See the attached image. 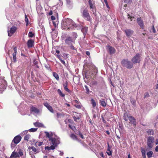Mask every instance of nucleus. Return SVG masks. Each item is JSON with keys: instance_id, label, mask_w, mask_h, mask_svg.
<instances>
[{"instance_id": "6ab92c4d", "label": "nucleus", "mask_w": 158, "mask_h": 158, "mask_svg": "<svg viewBox=\"0 0 158 158\" xmlns=\"http://www.w3.org/2000/svg\"><path fill=\"white\" fill-rule=\"evenodd\" d=\"M100 104L102 106L104 107L106 106L107 105L106 100H105V99H102L100 100Z\"/></svg>"}, {"instance_id": "cd10ccee", "label": "nucleus", "mask_w": 158, "mask_h": 158, "mask_svg": "<svg viewBox=\"0 0 158 158\" xmlns=\"http://www.w3.org/2000/svg\"><path fill=\"white\" fill-rule=\"evenodd\" d=\"M153 154V152L152 151H150L149 152L147 153V155L148 158H150L152 157Z\"/></svg>"}, {"instance_id": "473e14b6", "label": "nucleus", "mask_w": 158, "mask_h": 158, "mask_svg": "<svg viewBox=\"0 0 158 158\" xmlns=\"http://www.w3.org/2000/svg\"><path fill=\"white\" fill-rule=\"evenodd\" d=\"M91 103L94 107L96 106V104L95 101L93 99L91 100Z\"/></svg>"}, {"instance_id": "e433bc0d", "label": "nucleus", "mask_w": 158, "mask_h": 158, "mask_svg": "<svg viewBox=\"0 0 158 158\" xmlns=\"http://www.w3.org/2000/svg\"><path fill=\"white\" fill-rule=\"evenodd\" d=\"M70 137L73 139L76 140L77 139L76 136L74 134H72L70 135Z\"/></svg>"}, {"instance_id": "39448f33", "label": "nucleus", "mask_w": 158, "mask_h": 158, "mask_svg": "<svg viewBox=\"0 0 158 158\" xmlns=\"http://www.w3.org/2000/svg\"><path fill=\"white\" fill-rule=\"evenodd\" d=\"M154 142L155 139L153 137L149 136L147 137V144L148 147L150 149H151L153 148Z\"/></svg>"}, {"instance_id": "4d7b16f0", "label": "nucleus", "mask_w": 158, "mask_h": 158, "mask_svg": "<svg viewBox=\"0 0 158 158\" xmlns=\"http://www.w3.org/2000/svg\"><path fill=\"white\" fill-rule=\"evenodd\" d=\"M75 106L78 108H81L80 105H75Z\"/></svg>"}, {"instance_id": "7c9ffc66", "label": "nucleus", "mask_w": 158, "mask_h": 158, "mask_svg": "<svg viewBox=\"0 0 158 158\" xmlns=\"http://www.w3.org/2000/svg\"><path fill=\"white\" fill-rule=\"evenodd\" d=\"M37 130V128H32L28 130V131L30 132H34L36 131Z\"/></svg>"}, {"instance_id": "0e129e2a", "label": "nucleus", "mask_w": 158, "mask_h": 158, "mask_svg": "<svg viewBox=\"0 0 158 158\" xmlns=\"http://www.w3.org/2000/svg\"><path fill=\"white\" fill-rule=\"evenodd\" d=\"M57 57L60 60V56L59 55H57Z\"/></svg>"}, {"instance_id": "aec40b11", "label": "nucleus", "mask_w": 158, "mask_h": 158, "mask_svg": "<svg viewBox=\"0 0 158 158\" xmlns=\"http://www.w3.org/2000/svg\"><path fill=\"white\" fill-rule=\"evenodd\" d=\"M147 133L148 135H153L154 134V130L152 129H148L147 131Z\"/></svg>"}, {"instance_id": "864d4df0", "label": "nucleus", "mask_w": 158, "mask_h": 158, "mask_svg": "<svg viewBox=\"0 0 158 158\" xmlns=\"http://www.w3.org/2000/svg\"><path fill=\"white\" fill-rule=\"evenodd\" d=\"M110 149H111L109 145V144H108V147L107 148V151H111L110 150Z\"/></svg>"}, {"instance_id": "a18cd8bd", "label": "nucleus", "mask_w": 158, "mask_h": 158, "mask_svg": "<svg viewBox=\"0 0 158 158\" xmlns=\"http://www.w3.org/2000/svg\"><path fill=\"white\" fill-rule=\"evenodd\" d=\"M18 153L19 155H20L21 156H22L23 155L22 151L20 149L19 150Z\"/></svg>"}, {"instance_id": "423d86ee", "label": "nucleus", "mask_w": 158, "mask_h": 158, "mask_svg": "<svg viewBox=\"0 0 158 158\" xmlns=\"http://www.w3.org/2000/svg\"><path fill=\"white\" fill-rule=\"evenodd\" d=\"M141 55L139 53H137L136 55L133 56L131 60L133 63H139L141 61Z\"/></svg>"}, {"instance_id": "0eeeda50", "label": "nucleus", "mask_w": 158, "mask_h": 158, "mask_svg": "<svg viewBox=\"0 0 158 158\" xmlns=\"http://www.w3.org/2000/svg\"><path fill=\"white\" fill-rule=\"evenodd\" d=\"M1 85H0V94H2L3 91L6 89L7 87L6 82L4 79H2L1 81Z\"/></svg>"}, {"instance_id": "6e6d98bb", "label": "nucleus", "mask_w": 158, "mask_h": 158, "mask_svg": "<svg viewBox=\"0 0 158 158\" xmlns=\"http://www.w3.org/2000/svg\"><path fill=\"white\" fill-rule=\"evenodd\" d=\"M51 19L52 20H54L56 18L55 16H52L51 17Z\"/></svg>"}, {"instance_id": "9d476101", "label": "nucleus", "mask_w": 158, "mask_h": 158, "mask_svg": "<svg viewBox=\"0 0 158 158\" xmlns=\"http://www.w3.org/2000/svg\"><path fill=\"white\" fill-rule=\"evenodd\" d=\"M129 118V123L133 125L135 127L136 125V119L134 117L132 116H130Z\"/></svg>"}, {"instance_id": "8fccbe9b", "label": "nucleus", "mask_w": 158, "mask_h": 158, "mask_svg": "<svg viewBox=\"0 0 158 158\" xmlns=\"http://www.w3.org/2000/svg\"><path fill=\"white\" fill-rule=\"evenodd\" d=\"M15 143H13V142H12V143L11 144V146L12 148H14L15 146Z\"/></svg>"}, {"instance_id": "4be33fe9", "label": "nucleus", "mask_w": 158, "mask_h": 158, "mask_svg": "<svg viewBox=\"0 0 158 158\" xmlns=\"http://www.w3.org/2000/svg\"><path fill=\"white\" fill-rule=\"evenodd\" d=\"M67 82L66 81L63 84V86L65 90L69 92H70V90L67 88Z\"/></svg>"}, {"instance_id": "f704fd0d", "label": "nucleus", "mask_w": 158, "mask_h": 158, "mask_svg": "<svg viewBox=\"0 0 158 158\" xmlns=\"http://www.w3.org/2000/svg\"><path fill=\"white\" fill-rule=\"evenodd\" d=\"M28 131V130H25L23 131L20 134V135L22 136H23L24 135H25L27 133Z\"/></svg>"}, {"instance_id": "412c9836", "label": "nucleus", "mask_w": 158, "mask_h": 158, "mask_svg": "<svg viewBox=\"0 0 158 158\" xmlns=\"http://www.w3.org/2000/svg\"><path fill=\"white\" fill-rule=\"evenodd\" d=\"M31 149L32 151L34 152V154H36L39 152L40 151V149H36L34 146H32L31 148Z\"/></svg>"}, {"instance_id": "a19ab883", "label": "nucleus", "mask_w": 158, "mask_h": 158, "mask_svg": "<svg viewBox=\"0 0 158 158\" xmlns=\"http://www.w3.org/2000/svg\"><path fill=\"white\" fill-rule=\"evenodd\" d=\"M89 2L91 9H93L94 6L92 3V1L90 0H89Z\"/></svg>"}, {"instance_id": "9b49d317", "label": "nucleus", "mask_w": 158, "mask_h": 158, "mask_svg": "<svg viewBox=\"0 0 158 158\" xmlns=\"http://www.w3.org/2000/svg\"><path fill=\"white\" fill-rule=\"evenodd\" d=\"M21 139V137L19 135H18L14 138L12 141L15 144H17L20 142Z\"/></svg>"}, {"instance_id": "c85d7f7f", "label": "nucleus", "mask_w": 158, "mask_h": 158, "mask_svg": "<svg viewBox=\"0 0 158 158\" xmlns=\"http://www.w3.org/2000/svg\"><path fill=\"white\" fill-rule=\"evenodd\" d=\"M53 75L57 80H59V76L56 73L53 72Z\"/></svg>"}, {"instance_id": "2eb2a0df", "label": "nucleus", "mask_w": 158, "mask_h": 158, "mask_svg": "<svg viewBox=\"0 0 158 158\" xmlns=\"http://www.w3.org/2000/svg\"><path fill=\"white\" fill-rule=\"evenodd\" d=\"M14 52L13 53V61L15 63L16 62L17 60L16 59V55L17 53V48L15 47L14 48Z\"/></svg>"}, {"instance_id": "5fc2aeb1", "label": "nucleus", "mask_w": 158, "mask_h": 158, "mask_svg": "<svg viewBox=\"0 0 158 158\" xmlns=\"http://www.w3.org/2000/svg\"><path fill=\"white\" fill-rule=\"evenodd\" d=\"M60 60L62 63L64 64H65V62L64 60H62L61 59H60Z\"/></svg>"}, {"instance_id": "f257e3e1", "label": "nucleus", "mask_w": 158, "mask_h": 158, "mask_svg": "<svg viewBox=\"0 0 158 158\" xmlns=\"http://www.w3.org/2000/svg\"><path fill=\"white\" fill-rule=\"evenodd\" d=\"M46 136L48 138L49 140L51 142L53 145L50 146H46L45 147V149L48 151L51 150H54L57 146V145L60 143V139L57 137L54 133L52 132H44Z\"/></svg>"}, {"instance_id": "774afa93", "label": "nucleus", "mask_w": 158, "mask_h": 158, "mask_svg": "<svg viewBox=\"0 0 158 158\" xmlns=\"http://www.w3.org/2000/svg\"><path fill=\"white\" fill-rule=\"evenodd\" d=\"M156 89H158V83L157 84V85L156 86Z\"/></svg>"}, {"instance_id": "f03ea898", "label": "nucleus", "mask_w": 158, "mask_h": 158, "mask_svg": "<svg viewBox=\"0 0 158 158\" xmlns=\"http://www.w3.org/2000/svg\"><path fill=\"white\" fill-rule=\"evenodd\" d=\"M77 27L76 24L73 20L68 19L62 24V27L65 30L73 29Z\"/></svg>"}, {"instance_id": "4c0bfd02", "label": "nucleus", "mask_w": 158, "mask_h": 158, "mask_svg": "<svg viewBox=\"0 0 158 158\" xmlns=\"http://www.w3.org/2000/svg\"><path fill=\"white\" fill-rule=\"evenodd\" d=\"M104 0V2L106 4V6L107 7V8L109 9H110V7L108 4L107 0Z\"/></svg>"}, {"instance_id": "bf43d9fd", "label": "nucleus", "mask_w": 158, "mask_h": 158, "mask_svg": "<svg viewBox=\"0 0 158 158\" xmlns=\"http://www.w3.org/2000/svg\"><path fill=\"white\" fill-rule=\"evenodd\" d=\"M153 32L154 33H155L156 32V30L154 28V26H153L152 27Z\"/></svg>"}, {"instance_id": "49530a36", "label": "nucleus", "mask_w": 158, "mask_h": 158, "mask_svg": "<svg viewBox=\"0 0 158 158\" xmlns=\"http://www.w3.org/2000/svg\"><path fill=\"white\" fill-rule=\"evenodd\" d=\"M25 20L26 23V25H27L28 23V19L26 15H25Z\"/></svg>"}, {"instance_id": "6e6552de", "label": "nucleus", "mask_w": 158, "mask_h": 158, "mask_svg": "<svg viewBox=\"0 0 158 158\" xmlns=\"http://www.w3.org/2000/svg\"><path fill=\"white\" fill-rule=\"evenodd\" d=\"M16 27L15 26L11 27L9 30L8 29L7 31L8 35L9 36H11L16 31Z\"/></svg>"}, {"instance_id": "72a5a7b5", "label": "nucleus", "mask_w": 158, "mask_h": 158, "mask_svg": "<svg viewBox=\"0 0 158 158\" xmlns=\"http://www.w3.org/2000/svg\"><path fill=\"white\" fill-rule=\"evenodd\" d=\"M150 97V95L149 93L148 92H146L144 94V98H148Z\"/></svg>"}, {"instance_id": "7ed1b4c3", "label": "nucleus", "mask_w": 158, "mask_h": 158, "mask_svg": "<svg viewBox=\"0 0 158 158\" xmlns=\"http://www.w3.org/2000/svg\"><path fill=\"white\" fill-rule=\"evenodd\" d=\"M121 64L123 67H126L128 69H131L133 66V63L127 59H124L121 61Z\"/></svg>"}, {"instance_id": "f8f14e48", "label": "nucleus", "mask_w": 158, "mask_h": 158, "mask_svg": "<svg viewBox=\"0 0 158 158\" xmlns=\"http://www.w3.org/2000/svg\"><path fill=\"white\" fill-rule=\"evenodd\" d=\"M30 110L31 113H33V114H38L40 112V111L38 109L33 106L31 107Z\"/></svg>"}, {"instance_id": "ddd939ff", "label": "nucleus", "mask_w": 158, "mask_h": 158, "mask_svg": "<svg viewBox=\"0 0 158 158\" xmlns=\"http://www.w3.org/2000/svg\"><path fill=\"white\" fill-rule=\"evenodd\" d=\"M124 31L126 35L127 36H130L133 33V31L129 29L125 30Z\"/></svg>"}, {"instance_id": "1a4fd4ad", "label": "nucleus", "mask_w": 158, "mask_h": 158, "mask_svg": "<svg viewBox=\"0 0 158 158\" xmlns=\"http://www.w3.org/2000/svg\"><path fill=\"white\" fill-rule=\"evenodd\" d=\"M137 22L140 27V28L143 29L144 28V23L141 17L137 18Z\"/></svg>"}, {"instance_id": "338daca9", "label": "nucleus", "mask_w": 158, "mask_h": 158, "mask_svg": "<svg viewBox=\"0 0 158 158\" xmlns=\"http://www.w3.org/2000/svg\"><path fill=\"white\" fill-rule=\"evenodd\" d=\"M106 132L108 135H109L110 134V132L108 131H106Z\"/></svg>"}, {"instance_id": "09e8293b", "label": "nucleus", "mask_w": 158, "mask_h": 158, "mask_svg": "<svg viewBox=\"0 0 158 158\" xmlns=\"http://www.w3.org/2000/svg\"><path fill=\"white\" fill-rule=\"evenodd\" d=\"M69 127L70 128H71L72 129L74 130V129H75V127L74 126H72L70 125H69Z\"/></svg>"}, {"instance_id": "c03bdc74", "label": "nucleus", "mask_w": 158, "mask_h": 158, "mask_svg": "<svg viewBox=\"0 0 158 158\" xmlns=\"http://www.w3.org/2000/svg\"><path fill=\"white\" fill-rule=\"evenodd\" d=\"M107 153L109 156H111L112 155V151H107L106 152Z\"/></svg>"}, {"instance_id": "79ce46f5", "label": "nucleus", "mask_w": 158, "mask_h": 158, "mask_svg": "<svg viewBox=\"0 0 158 158\" xmlns=\"http://www.w3.org/2000/svg\"><path fill=\"white\" fill-rule=\"evenodd\" d=\"M87 28H82L81 29V31L84 33H86L87 31Z\"/></svg>"}, {"instance_id": "c9c22d12", "label": "nucleus", "mask_w": 158, "mask_h": 158, "mask_svg": "<svg viewBox=\"0 0 158 158\" xmlns=\"http://www.w3.org/2000/svg\"><path fill=\"white\" fill-rule=\"evenodd\" d=\"M33 63H34V65L36 66V67L37 68H39V66L37 65V64L38 63V61H37L35 60H34L33 61Z\"/></svg>"}, {"instance_id": "e2e57ef3", "label": "nucleus", "mask_w": 158, "mask_h": 158, "mask_svg": "<svg viewBox=\"0 0 158 158\" xmlns=\"http://www.w3.org/2000/svg\"><path fill=\"white\" fill-rule=\"evenodd\" d=\"M100 155L103 158H104L105 157V156L102 153H100Z\"/></svg>"}, {"instance_id": "de8ad7c7", "label": "nucleus", "mask_w": 158, "mask_h": 158, "mask_svg": "<svg viewBox=\"0 0 158 158\" xmlns=\"http://www.w3.org/2000/svg\"><path fill=\"white\" fill-rule=\"evenodd\" d=\"M128 19H131V21H132V19H133L134 18V17H132L130 15H128Z\"/></svg>"}, {"instance_id": "3c124183", "label": "nucleus", "mask_w": 158, "mask_h": 158, "mask_svg": "<svg viewBox=\"0 0 158 158\" xmlns=\"http://www.w3.org/2000/svg\"><path fill=\"white\" fill-rule=\"evenodd\" d=\"M79 135H80V137L82 138V139H84V137H83V136L82 133L80 132H79Z\"/></svg>"}, {"instance_id": "393cba45", "label": "nucleus", "mask_w": 158, "mask_h": 158, "mask_svg": "<svg viewBox=\"0 0 158 158\" xmlns=\"http://www.w3.org/2000/svg\"><path fill=\"white\" fill-rule=\"evenodd\" d=\"M11 155H12V156H13L14 157H15V158L19 157V154L17 152L15 151L12 152Z\"/></svg>"}, {"instance_id": "58836bf2", "label": "nucleus", "mask_w": 158, "mask_h": 158, "mask_svg": "<svg viewBox=\"0 0 158 158\" xmlns=\"http://www.w3.org/2000/svg\"><path fill=\"white\" fill-rule=\"evenodd\" d=\"M141 151L143 156L144 155L145 156V151L144 149L141 148Z\"/></svg>"}, {"instance_id": "20e7f679", "label": "nucleus", "mask_w": 158, "mask_h": 158, "mask_svg": "<svg viewBox=\"0 0 158 158\" xmlns=\"http://www.w3.org/2000/svg\"><path fill=\"white\" fill-rule=\"evenodd\" d=\"M81 13L82 17L87 20L90 21V18L89 13L88 12L87 10L84 7L81 9Z\"/></svg>"}, {"instance_id": "bb28decb", "label": "nucleus", "mask_w": 158, "mask_h": 158, "mask_svg": "<svg viewBox=\"0 0 158 158\" xmlns=\"http://www.w3.org/2000/svg\"><path fill=\"white\" fill-rule=\"evenodd\" d=\"M130 101L132 105L134 106H135L136 101L134 98H131Z\"/></svg>"}, {"instance_id": "052dcab7", "label": "nucleus", "mask_w": 158, "mask_h": 158, "mask_svg": "<svg viewBox=\"0 0 158 158\" xmlns=\"http://www.w3.org/2000/svg\"><path fill=\"white\" fill-rule=\"evenodd\" d=\"M86 54L87 55L89 56L90 55V52L89 51H87L86 52Z\"/></svg>"}, {"instance_id": "a211bd4d", "label": "nucleus", "mask_w": 158, "mask_h": 158, "mask_svg": "<svg viewBox=\"0 0 158 158\" xmlns=\"http://www.w3.org/2000/svg\"><path fill=\"white\" fill-rule=\"evenodd\" d=\"M34 41L31 39L29 40L27 42L28 48H32L34 45Z\"/></svg>"}, {"instance_id": "a878e982", "label": "nucleus", "mask_w": 158, "mask_h": 158, "mask_svg": "<svg viewBox=\"0 0 158 158\" xmlns=\"http://www.w3.org/2000/svg\"><path fill=\"white\" fill-rule=\"evenodd\" d=\"M43 144V142H36L35 143V145L36 147H38V146H41Z\"/></svg>"}, {"instance_id": "c756f323", "label": "nucleus", "mask_w": 158, "mask_h": 158, "mask_svg": "<svg viewBox=\"0 0 158 158\" xmlns=\"http://www.w3.org/2000/svg\"><path fill=\"white\" fill-rule=\"evenodd\" d=\"M30 135L29 134L26 135L24 137V139L25 140L27 141L29 139Z\"/></svg>"}, {"instance_id": "b1692460", "label": "nucleus", "mask_w": 158, "mask_h": 158, "mask_svg": "<svg viewBox=\"0 0 158 158\" xmlns=\"http://www.w3.org/2000/svg\"><path fill=\"white\" fill-rule=\"evenodd\" d=\"M34 125L35 127H42L43 126L42 123L38 122L34 123Z\"/></svg>"}, {"instance_id": "2f4dec72", "label": "nucleus", "mask_w": 158, "mask_h": 158, "mask_svg": "<svg viewBox=\"0 0 158 158\" xmlns=\"http://www.w3.org/2000/svg\"><path fill=\"white\" fill-rule=\"evenodd\" d=\"M57 92L62 97H64V96L65 95L64 94H62V92L60 89H58L57 90Z\"/></svg>"}, {"instance_id": "603ef678", "label": "nucleus", "mask_w": 158, "mask_h": 158, "mask_svg": "<svg viewBox=\"0 0 158 158\" xmlns=\"http://www.w3.org/2000/svg\"><path fill=\"white\" fill-rule=\"evenodd\" d=\"M85 90L86 92V93H87V94H88L89 93V89L88 88V87L87 88H85Z\"/></svg>"}, {"instance_id": "f3484780", "label": "nucleus", "mask_w": 158, "mask_h": 158, "mask_svg": "<svg viewBox=\"0 0 158 158\" xmlns=\"http://www.w3.org/2000/svg\"><path fill=\"white\" fill-rule=\"evenodd\" d=\"M107 47H108L109 52L110 55L113 54L115 53L116 51L114 47L109 45Z\"/></svg>"}, {"instance_id": "ea45409f", "label": "nucleus", "mask_w": 158, "mask_h": 158, "mask_svg": "<svg viewBox=\"0 0 158 158\" xmlns=\"http://www.w3.org/2000/svg\"><path fill=\"white\" fill-rule=\"evenodd\" d=\"M73 39L75 40V39L76 38H77V35L76 33H73Z\"/></svg>"}, {"instance_id": "680f3d73", "label": "nucleus", "mask_w": 158, "mask_h": 158, "mask_svg": "<svg viewBox=\"0 0 158 158\" xmlns=\"http://www.w3.org/2000/svg\"><path fill=\"white\" fill-rule=\"evenodd\" d=\"M70 47L71 49H72L74 50L75 49L74 46L73 45H71Z\"/></svg>"}, {"instance_id": "69168bd1", "label": "nucleus", "mask_w": 158, "mask_h": 158, "mask_svg": "<svg viewBox=\"0 0 158 158\" xmlns=\"http://www.w3.org/2000/svg\"><path fill=\"white\" fill-rule=\"evenodd\" d=\"M64 154V153L63 152H60V156H62Z\"/></svg>"}, {"instance_id": "13d9d810", "label": "nucleus", "mask_w": 158, "mask_h": 158, "mask_svg": "<svg viewBox=\"0 0 158 158\" xmlns=\"http://www.w3.org/2000/svg\"><path fill=\"white\" fill-rule=\"evenodd\" d=\"M155 150L156 152H158V145L156 147Z\"/></svg>"}, {"instance_id": "dca6fc26", "label": "nucleus", "mask_w": 158, "mask_h": 158, "mask_svg": "<svg viewBox=\"0 0 158 158\" xmlns=\"http://www.w3.org/2000/svg\"><path fill=\"white\" fill-rule=\"evenodd\" d=\"M44 106L47 107V108L50 111L51 113H53L54 110L52 109V107L50 105L47 103H45L44 104Z\"/></svg>"}, {"instance_id": "5701e85b", "label": "nucleus", "mask_w": 158, "mask_h": 158, "mask_svg": "<svg viewBox=\"0 0 158 158\" xmlns=\"http://www.w3.org/2000/svg\"><path fill=\"white\" fill-rule=\"evenodd\" d=\"M130 116H128V113L126 112L124 114L123 119L125 121H127L129 119V117H130Z\"/></svg>"}, {"instance_id": "4468645a", "label": "nucleus", "mask_w": 158, "mask_h": 158, "mask_svg": "<svg viewBox=\"0 0 158 158\" xmlns=\"http://www.w3.org/2000/svg\"><path fill=\"white\" fill-rule=\"evenodd\" d=\"M65 43L69 45L70 44L72 43H74V40L73 39L70 37H68L65 40Z\"/></svg>"}, {"instance_id": "37998d69", "label": "nucleus", "mask_w": 158, "mask_h": 158, "mask_svg": "<svg viewBox=\"0 0 158 158\" xmlns=\"http://www.w3.org/2000/svg\"><path fill=\"white\" fill-rule=\"evenodd\" d=\"M34 35V34H33L32 32L31 31H30L28 33V36L31 37H33Z\"/></svg>"}]
</instances>
